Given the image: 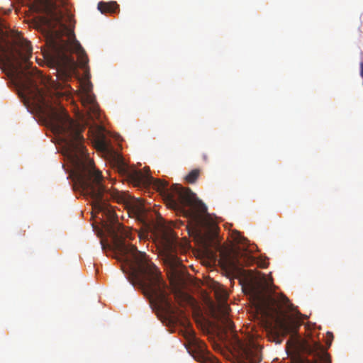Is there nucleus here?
<instances>
[{
    "label": "nucleus",
    "instance_id": "4",
    "mask_svg": "<svg viewBox=\"0 0 363 363\" xmlns=\"http://www.w3.org/2000/svg\"><path fill=\"white\" fill-rule=\"evenodd\" d=\"M228 311V306H225L224 311H223V317L221 320V323L223 329L226 332L230 331L232 333L231 341L234 349L237 350L242 359L247 361L249 363L260 362L262 359L261 347L252 340H242L233 331L235 327L234 323L227 316Z\"/></svg>",
    "mask_w": 363,
    "mask_h": 363
},
{
    "label": "nucleus",
    "instance_id": "10",
    "mask_svg": "<svg viewBox=\"0 0 363 363\" xmlns=\"http://www.w3.org/2000/svg\"><path fill=\"white\" fill-rule=\"evenodd\" d=\"M214 293H215V296H216V300L221 305V306L223 308L222 310L224 311L225 306H228L226 304V301L228 298V294L227 291L225 290V289L223 288V286L219 285L218 286H217L215 289Z\"/></svg>",
    "mask_w": 363,
    "mask_h": 363
},
{
    "label": "nucleus",
    "instance_id": "5",
    "mask_svg": "<svg viewBox=\"0 0 363 363\" xmlns=\"http://www.w3.org/2000/svg\"><path fill=\"white\" fill-rule=\"evenodd\" d=\"M182 335L186 340L184 345L188 352L196 360L201 363H219L218 359L206 350V345L196 337L190 326H185Z\"/></svg>",
    "mask_w": 363,
    "mask_h": 363
},
{
    "label": "nucleus",
    "instance_id": "11",
    "mask_svg": "<svg viewBox=\"0 0 363 363\" xmlns=\"http://www.w3.org/2000/svg\"><path fill=\"white\" fill-rule=\"evenodd\" d=\"M137 219L145 225H147L150 223V219L147 217V213L145 208L140 204L135 206L134 208Z\"/></svg>",
    "mask_w": 363,
    "mask_h": 363
},
{
    "label": "nucleus",
    "instance_id": "7",
    "mask_svg": "<svg viewBox=\"0 0 363 363\" xmlns=\"http://www.w3.org/2000/svg\"><path fill=\"white\" fill-rule=\"evenodd\" d=\"M307 352L313 356V359H301L299 363H331L328 353L320 342H315L308 346Z\"/></svg>",
    "mask_w": 363,
    "mask_h": 363
},
{
    "label": "nucleus",
    "instance_id": "16",
    "mask_svg": "<svg viewBox=\"0 0 363 363\" xmlns=\"http://www.w3.org/2000/svg\"><path fill=\"white\" fill-rule=\"evenodd\" d=\"M99 145L101 148H106V145L104 138L99 140Z\"/></svg>",
    "mask_w": 363,
    "mask_h": 363
},
{
    "label": "nucleus",
    "instance_id": "6",
    "mask_svg": "<svg viewBox=\"0 0 363 363\" xmlns=\"http://www.w3.org/2000/svg\"><path fill=\"white\" fill-rule=\"evenodd\" d=\"M82 89L81 101L83 106L86 109L89 117L91 119H94V118L99 119V108L96 102L95 96L91 93L92 84L89 81L84 82L82 84Z\"/></svg>",
    "mask_w": 363,
    "mask_h": 363
},
{
    "label": "nucleus",
    "instance_id": "17",
    "mask_svg": "<svg viewBox=\"0 0 363 363\" xmlns=\"http://www.w3.org/2000/svg\"><path fill=\"white\" fill-rule=\"evenodd\" d=\"M360 74L361 77L363 78V62H360Z\"/></svg>",
    "mask_w": 363,
    "mask_h": 363
},
{
    "label": "nucleus",
    "instance_id": "9",
    "mask_svg": "<svg viewBox=\"0 0 363 363\" xmlns=\"http://www.w3.org/2000/svg\"><path fill=\"white\" fill-rule=\"evenodd\" d=\"M98 9L101 13H116L119 11V6L116 1H100L98 4Z\"/></svg>",
    "mask_w": 363,
    "mask_h": 363
},
{
    "label": "nucleus",
    "instance_id": "8",
    "mask_svg": "<svg viewBox=\"0 0 363 363\" xmlns=\"http://www.w3.org/2000/svg\"><path fill=\"white\" fill-rule=\"evenodd\" d=\"M222 268L229 274L238 273L242 264L237 254L227 253L223 255L220 260Z\"/></svg>",
    "mask_w": 363,
    "mask_h": 363
},
{
    "label": "nucleus",
    "instance_id": "2",
    "mask_svg": "<svg viewBox=\"0 0 363 363\" xmlns=\"http://www.w3.org/2000/svg\"><path fill=\"white\" fill-rule=\"evenodd\" d=\"M50 13L52 20L62 26V32L66 36V38H63L62 36H60V33H57V38L52 42L54 52L52 60L56 66L57 78L65 82L72 78L77 69V62L72 53L77 54V60L82 67L86 66L88 57L84 50L77 40L74 31L63 24V13L57 9L55 4L52 5Z\"/></svg>",
    "mask_w": 363,
    "mask_h": 363
},
{
    "label": "nucleus",
    "instance_id": "3",
    "mask_svg": "<svg viewBox=\"0 0 363 363\" xmlns=\"http://www.w3.org/2000/svg\"><path fill=\"white\" fill-rule=\"evenodd\" d=\"M257 308L262 316L274 322V325L270 333L273 341L277 344H281V337L288 334L297 333L301 325L300 320L289 318L284 311L283 308L287 311L293 310V305L284 296L279 301L271 296L261 297L259 298Z\"/></svg>",
    "mask_w": 363,
    "mask_h": 363
},
{
    "label": "nucleus",
    "instance_id": "13",
    "mask_svg": "<svg viewBox=\"0 0 363 363\" xmlns=\"http://www.w3.org/2000/svg\"><path fill=\"white\" fill-rule=\"evenodd\" d=\"M199 175H200V170L199 169H194L191 170L185 177V180L187 183L194 184L196 182Z\"/></svg>",
    "mask_w": 363,
    "mask_h": 363
},
{
    "label": "nucleus",
    "instance_id": "14",
    "mask_svg": "<svg viewBox=\"0 0 363 363\" xmlns=\"http://www.w3.org/2000/svg\"><path fill=\"white\" fill-rule=\"evenodd\" d=\"M233 240L236 243H242L245 238L238 233H235L233 236Z\"/></svg>",
    "mask_w": 363,
    "mask_h": 363
},
{
    "label": "nucleus",
    "instance_id": "18",
    "mask_svg": "<svg viewBox=\"0 0 363 363\" xmlns=\"http://www.w3.org/2000/svg\"><path fill=\"white\" fill-rule=\"evenodd\" d=\"M260 267H263V268H265L267 267V264L264 262L263 264H260Z\"/></svg>",
    "mask_w": 363,
    "mask_h": 363
},
{
    "label": "nucleus",
    "instance_id": "1",
    "mask_svg": "<svg viewBox=\"0 0 363 363\" xmlns=\"http://www.w3.org/2000/svg\"><path fill=\"white\" fill-rule=\"evenodd\" d=\"M115 165L118 172L125 175L135 186L153 184L157 191L165 195L171 207L189 220L188 226H191L194 230H199L204 225V215L207 212V208L189 188L179 184H174L168 188L167 182L156 180L148 173L129 169L123 158L119 156L116 159Z\"/></svg>",
    "mask_w": 363,
    "mask_h": 363
},
{
    "label": "nucleus",
    "instance_id": "15",
    "mask_svg": "<svg viewBox=\"0 0 363 363\" xmlns=\"http://www.w3.org/2000/svg\"><path fill=\"white\" fill-rule=\"evenodd\" d=\"M333 340V335L331 332L327 333V341L326 344L328 347H330L331 345L332 341Z\"/></svg>",
    "mask_w": 363,
    "mask_h": 363
},
{
    "label": "nucleus",
    "instance_id": "12",
    "mask_svg": "<svg viewBox=\"0 0 363 363\" xmlns=\"http://www.w3.org/2000/svg\"><path fill=\"white\" fill-rule=\"evenodd\" d=\"M177 244L174 241H171L170 240H167L165 245V249L167 254V257L174 263L177 264L178 262V259L177 256L175 255L177 252Z\"/></svg>",
    "mask_w": 363,
    "mask_h": 363
}]
</instances>
